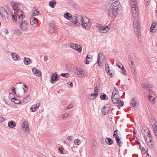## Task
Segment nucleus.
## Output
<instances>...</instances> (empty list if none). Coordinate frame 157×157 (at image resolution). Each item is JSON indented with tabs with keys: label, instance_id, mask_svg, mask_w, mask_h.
<instances>
[{
	"label": "nucleus",
	"instance_id": "f257e3e1",
	"mask_svg": "<svg viewBox=\"0 0 157 157\" xmlns=\"http://www.w3.org/2000/svg\"><path fill=\"white\" fill-rule=\"evenodd\" d=\"M120 3L115 1L109 6L107 13L108 16L111 18H115L117 15L120 9Z\"/></svg>",
	"mask_w": 157,
	"mask_h": 157
},
{
	"label": "nucleus",
	"instance_id": "f03ea898",
	"mask_svg": "<svg viewBox=\"0 0 157 157\" xmlns=\"http://www.w3.org/2000/svg\"><path fill=\"white\" fill-rule=\"evenodd\" d=\"M142 86L144 89L150 91L149 92V95L148 99L149 101H151V102L152 103L154 102L155 97V94L153 93V91H150L151 89V85L149 83H145L142 84Z\"/></svg>",
	"mask_w": 157,
	"mask_h": 157
},
{
	"label": "nucleus",
	"instance_id": "7ed1b4c3",
	"mask_svg": "<svg viewBox=\"0 0 157 157\" xmlns=\"http://www.w3.org/2000/svg\"><path fill=\"white\" fill-rule=\"evenodd\" d=\"M91 25V23L89 19L87 17H84V20L82 24V27L86 29H88L90 28Z\"/></svg>",
	"mask_w": 157,
	"mask_h": 157
},
{
	"label": "nucleus",
	"instance_id": "20e7f679",
	"mask_svg": "<svg viewBox=\"0 0 157 157\" xmlns=\"http://www.w3.org/2000/svg\"><path fill=\"white\" fill-rule=\"evenodd\" d=\"M133 26L135 32L137 33V35L139 36L140 35V30L139 27V22L138 19H135L133 21Z\"/></svg>",
	"mask_w": 157,
	"mask_h": 157
},
{
	"label": "nucleus",
	"instance_id": "39448f33",
	"mask_svg": "<svg viewBox=\"0 0 157 157\" xmlns=\"http://www.w3.org/2000/svg\"><path fill=\"white\" fill-rule=\"evenodd\" d=\"M19 27L22 31H25L28 27V24L25 20H21L19 22Z\"/></svg>",
	"mask_w": 157,
	"mask_h": 157
},
{
	"label": "nucleus",
	"instance_id": "423d86ee",
	"mask_svg": "<svg viewBox=\"0 0 157 157\" xmlns=\"http://www.w3.org/2000/svg\"><path fill=\"white\" fill-rule=\"evenodd\" d=\"M0 15L3 19L8 18V14L6 10L3 7L0 8Z\"/></svg>",
	"mask_w": 157,
	"mask_h": 157
},
{
	"label": "nucleus",
	"instance_id": "0eeeda50",
	"mask_svg": "<svg viewBox=\"0 0 157 157\" xmlns=\"http://www.w3.org/2000/svg\"><path fill=\"white\" fill-rule=\"evenodd\" d=\"M74 19L75 21V23L77 24L78 26H79L81 24L82 25V23L83 22L84 18H83L81 16H78L77 17L74 16Z\"/></svg>",
	"mask_w": 157,
	"mask_h": 157
},
{
	"label": "nucleus",
	"instance_id": "6e6552de",
	"mask_svg": "<svg viewBox=\"0 0 157 157\" xmlns=\"http://www.w3.org/2000/svg\"><path fill=\"white\" fill-rule=\"evenodd\" d=\"M70 47L73 49L76 50L77 51L81 52L82 51V47L78 44L72 43L70 45Z\"/></svg>",
	"mask_w": 157,
	"mask_h": 157
},
{
	"label": "nucleus",
	"instance_id": "1a4fd4ad",
	"mask_svg": "<svg viewBox=\"0 0 157 157\" xmlns=\"http://www.w3.org/2000/svg\"><path fill=\"white\" fill-rule=\"evenodd\" d=\"M146 133H147V136L145 135V131L143 134V135L144 136V137L145 139L146 143H147L150 141H153V139L152 137L151 136V135L150 133V132H146Z\"/></svg>",
	"mask_w": 157,
	"mask_h": 157
},
{
	"label": "nucleus",
	"instance_id": "9d476101",
	"mask_svg": "<svg viewBox=\"0 0 157 157\" xmlns=\"http://www.w3.org/2000/svg\"><path fill=\"white\" fill-rule=\"evenodd\" d=\"M132 11L133 16L135 17H137L139 15L138 9V7H132Z\"/></svg>",
	"mask_w": 157,
	"mask_h": 157
},
{
	"label": "nucleus",
	"instance_id": "9b49d317",
	"mask_svg": "<svg viewBox=\"0 0 157 157\" xmlns=\"http://www.w3.org/2000/svg\"><path fill=\"white\" fill-rule=\"evenodd\" d=\"M98 29L100 32L106 33L110 29L108 26H105V27L101 26Z\"/></svg>",
	"mask_w": 157,
	"mask_h": 157
},
{
	"label": "nucleus",
	"instance_id": "f8f14e48",
	"mask_svg": "<svg viewBox=\"0 0 157 157\" xmlns=\"http://www.w3.org/2000/svg\"><path fill=\"white\" fill-rule=\"evenodd\" d=\"M75 73L79 77H82L84 76L83 71L80 68H76Z\"/></svg>",
	"mask_w": 157,
	"mask_h": 157
},
{
	"label": "nucleus",
	"instance_id": "ddd939ff",
	"mask_svg": "<svg viewBox=\"0 0 157 157\" xmlns=\"http://www.w3.org/2000/svg\"><path fill=\"white\" fill-rule=\"evenodd\" d=\"M59 80V78L58 76L57 73L56 72L52 75V76L51 77L50 80L51 82L52 83V81H56Z\"/></svg>",
	"mask_w": 157,
	"mask_h": 157
},
{
	"label": "nucleus",
	"instance_id": "4468645a",
	"mask_svg": "<svg viewBox=\"0 0 157 157\" xmlns=\"http://www.w3.org/2000/svg\"><path fill=\"white\" fill-rule=\"evenodd\" d=\"M67 24L70 26L74 27L78 26L77 24L75 23V21L74 19V17H72V20L67 22Z\"/></svg>",
	"mask_w": 157,
	"mask_h": 157
},
{
	"label": "nucleus",
	"instance_id": "2eb2a0df",
	"mask_svg": "<svg viewBox=\"0 0 157 157\" xmlns=\"http://www.w3.org/2000/svg\"><path fill=\"white\" fill-rule=\"evenodd\" d=\"M32 71L36 76H38L39 77H41L42 76L41 71H38L37 69L34 67Z\"/></svg>",
	"mask_w": 157,
	"mask_h": 157
},
{
	"label": "nucleus",
	"instance_id": "dca6fc26",
	"mask_svg": "<svg viewBox=\"0 0 157 157\" xmlns=\"http://www.w3.org/2000/svg\"><path fill=\"white\" fill-rule=\"evenodd\" d=\"M22 128L23 130L25 131H28L29 130V126L28 125V122L26 121L24 122L23 124L22 125Z\"/></svg>",
	"mask_w": 157,
	"mask_h": 157
},
{
	"label": "nucleus",
	"instance_id": "f3484780",
	"mask_svg": "<svg viewBox=\"0 0 157 157\" xmlns=\"http://www.w3.org/2000/svg\"><path fill=\"white\" fill-rule=\"evenodd\" d=\"M137 103L135 99H132L130 101V105L133 109H136Z\"/></svg>",
	"mask_w": 157,
	"mask_h": 157
},
{
	"label": "nucleus",
	"instance_id": "a211bd4d",
	"mask_svg": "<svg viewBox=\"0 0 157 157\" xmlns=\"http://www.w3.org/2000/svg\"><path fill=\"white\" fill-rule=\"evenodd\" d=\"M31 99V97L30 95H27L23 99V101L24 103H27L29 102Z\"/></svg>",
	"mask_w": 157,
	"mask_h": 157
},
{
	"label": "nucleus",
	"instance_id": "6ab92c4d",
	"mask_svg": "<svg viewBox=\"0 0 157 157\" xmlns=\"http://www.w3.org/2000/svg\"><path fill=\"white\" fill-rule=\"evenodd\" d=\"M14 60H17L19 58V56L17 53L14 52H11L10 54Z\"/></svg>",
	"mask_w": 157,
	"mask_h": 157
},
{
	"label": "nucleus",
	"instance_id": "aec40b11",
	"mask_svg": "<svg viewBox=\"0 0 157 157\" xmlns=\"http://www.w3.org/2000/svg\"><path fill=\"white\" fill-rule=\"evenodd\" d=\"M63 17L68 20H70L72 19L71 15L68 12L64 13Z\"/></svg>",
	"mask_w": 157,
	"mask_h": 157
},
{
	"label": "nucleus",
	"instance_id": "412c9836",
	"mask_svg": "<svg viewBox=\"0 0 157 157\" xmlns=\"http://www.w3.org/2000/svg\"><path fill=\"white\" fill-rule=\"evenodd\" d=\"M8 126L11 128H13L16 125V123L13 121H9L8 122Z\"/></svg>",
	"mask_w": 157,
	"mask_h": 157
},
{
	"label": "nucleus",
	"instance_id": "4be33fe9",
	"mask_svg": "<svg viewBox=\"0 0 157 157\" xmlns=\"http://www.w3.org/2000/svg\"><path fill=\"white\" fill-rule=\"evenodd\" d=\"M103 56V54L101 53H99L98 55V58L97 60V63L98 65L99 66H100V64H101V63L100 62V60L101 59V58Z\"/></svg>",
	"mask_w": 157,
	"mask_h": 157
},
{
	"label": "nucleus",
	"instance_id": "5701e85b",
	"mask_svg": "<svg viewBox=\"0 0 157 157\" xmlns=\"http://www.w3.org/2000/svg\"><path fill=\"white\" fill-rule=\"evenodd\" d=\"M113 97H111V99L113 102L114 104L118 103L119 102H121V100L119 99H117L113 98Z\"/></svg>",
	"mask_w": 157,
	"mask_h": 157
},
{
	"label": "nucleus",
	"instance_id": "b1692460",
	"mask_svg": "<svg viewBox=\"0 0 157 157\" xmlns=\"http://www.w3.org/2000/svg\"><path fill=\"white\" fill-rule=\"evenodd\" d=\"M56 4V2L55 0L51 1L49 2V5L52 8H54Z\"/></svg>",
	"mask_w": 157,
	"mask_h": 157
},
{
	"label": "nucleus",
	"instance_id": "393cba45",
	"mask_svg": "<svg viewBox=\"0 0 157 157\" xmlns=\"http://www.w3.org/2000/svg\"><path fill=\"white\" fill-rule=\"evenodd\" d=\"M105 69L106 71V72L109 75H110L111 76H112V73H110V70H109V66L108 65V64L107 63H106L105 64Z\"/></svg>",
	"mask_w": 157,
	"mask_h": 157
},
{
	"label": "nucleus",
	"instance_id": "a878e982",
	"mask_svg": "<svg viewBox=\"0 0 157 157\" xmlns=\"http://www.w3.org/2000/svg\"><path fill=\"white\" fill-rule=\"evenodd\" d=\"M24 64L28 65L30 63V59L28 58H25L24 60Z\"/></svg>",
	"mask_w": 157,
	"mask_h": 157
},
{
	"label": "nucleus",
	"instance_id": "bb28decb",
	"mask_svg": "<svg viewBox=\"0 0 157 157\" xmlns=\"http://www.w3.org/2000/svg\"><path fill=\"white\" fill-rule=\"evenodd\" d=\"M14 33L17 36H20L21 35V31L17 29L14 30Z\"/></svg>",
	"mask_w": 157,
	"mask_h": 157
},
{
	"label": "nucleus",
	"instance_id": "cd10ccee",
	"mask_svg": "<svg viewBox=\"0 0 157 157\" xmlns=\"http://www.w3.org/2000/svg\"><path fill=\"white\" fill-rule=\"evenodd\" d=\"M106 95L103 93H101L100 95V98L101 100H107L108 98H106Z\"/></svg>",
	"mask_w": 157,
	"mask_h": 157
},
{
	"label": "nucleus",
	"instance_id": "c85d7f7f",
	"mask_svg": "<svg viewBox=\"0 0 157 157\" xmlns=\"http://www.w3.org/2000/svg\"><path fill=\"white\" fill-rule=\"evenodd\" d=\"M36 19V18L34 17L33 16H32L30 19V23L31 25H35V26L36 25L35 22L34 21Z\"/></svg>",
	"mask_w": 157,
	"mask_h": 157
},
{
	"label": "nucleus",
	"instance_id": "c756f323",
	"mask_svg": "<svg viewBox=\"0 0 157 157\" xmlns=\"http://www.w3.org/2000/svg\"><path fill=\"white\" fill-rule=\"evenodd\" d=\"M106 143L108 144L111 145L113 143L112 140L110 138H106L105 139Z\"/></svg>",
	"mask_w": 157,
	"mask_h": 157
},
{
	"label": "nucleus",
	"instance_id": "7c9ffc66",
	"mask_svg": "<svg viewBox=\"0 0 157 157\" xmlns=\"http://www.w3.org/2000/svg\"><path fill=\"white\" fill-rule=\"evenodd\" d=\"M12 102H14L15 104H19L21 103V101L19 100L16 99L15 97L11 99Z\"/></svg>",
	"mask_w": 157,
	"mask_h": 157
},
{
	"label": "nucleus",
	"instance_id": "2f4dec72",
	"mask_svg": "<svg viewBox=\"0 0 157 157\" xmlns=\"http://www.w3.org/2000/svg\"><path fill=\"white\" fill-rule=\"evenodd\" d=\"M156 24V23L155 22H153L152 23L150 29V31L151 32H152L155 30V26Z\"/></svg>",
	"mask_w": 157,
	"mask_h": 157
},
{
	"label": "nucleus",
	"instance_id": "473e14b6",
	"mask_svg": "<svg viewBox=\"0 0 157 157\" xmlns=\"http://www.w3.org/2000/svg\"><path fill=\"white\" fill-rule=\"evenodd\" d=\"M130 3L132 8L133 7H134L135 8V7H136V8H137V3L136 1H135L131 2Z\"/></svg>",
	"mask_w": 157,
	"mask_h": 157
},
{
	"label": "nucleus",
	"instance_id": "72a5a7b5",
	"mask_svg": "<svg viewBox=\"0 0 157 157\" xmlns=\"http://www.w3.org/2000/svg\"><path fill=\"white\" fill-rule=\"evenodd\" d=\"M109 110L108 109H107L106 108L104 109L103 108L101 110L102 113L103 115H105L108 113Z\"/></svg>",
	"mask_w": 157,
	"mask_h": 157
},
{
	"label": "nucleus",
	"instance_id": "f704fd0d",
	"mask_svg": "<svg viewBox=\"0 0 157 157\" xmlns=\"http://www.w3.org/2000/svg\"><path fill=\"white\" fill-rule=\"evenodd\" d=\"M150 148L152 149L154 147V144L153 141H150L147 143Z\"/></svg>",
	"mask_w": 157,
	"mask_h": 157
},
{
	"label": "nucleus",
	"instance_id": "c9c22d12",
	"mask_svg": "<svg viewBox=\"0 0 157 157\" xmlns=\"http://www.w3.org/2000/svg\"><path fill=\"white\" fill-rule=\"evenodd\" d=\"M38 109L36 107L35 105H33L30 108V110L32 112L36 111Z\"/></svg>",
	"mask_w": 157,
	"mask_h": 157
},
{
	"label": "nucleus",
	"instance_id": "e433bc0d",
	"mask_svg": "<svg viewBox=\"0 0 157 157\" xmlns=\"http://www.w3.org/2000/svg\"><path fill=\"white\" fill-rule=\"evenodd\" d=\"M116 141V142L117 143V145H118L119 146H121V145L120 144H120L121 143V141L120 140V139L119 138V137H115Z\"/></svg>",
	"mask_w": 157,
	"mask_h": 157
},
{
	"label": "nucleus",
	"instance_id": "4c0bfd02",
	"mask_svg": "<svg viewBox=\"0 0 157 157\" xmlns=\"http://www.w3.org/2000/svg\"><path fill=\"white\" fill-rule=\"evenodd\" d=\"M94 94L95 95V97H97L98 94L99 93V90L98 89V88H97V87H95L94 89Z\"/></svg>",
	"mask_w": 157,
	"mask_h": 157
},
{
	"label": "nucleus",
	"instance_id": "58836bf2",
	"mask_svg": "<svg viewBox=\"0 0 157 157\" xmlns=\"http://www.w3.org/2000/svg\"><path fill=\"white\" fill-rule=\"evenodd\" d=\"M12 8L13 9L16 11H19V9H18V6L16 5V4L14 3L13 4V5L12 6Z\"/></svg>",
	"mask_w": 157,
	"mask_h": 157
},
{
	"label": "nucleus",
	"instance_id": "ea45409f",
	"mask_svg": "<svg viewBox=\"0 0 157 157\" xmlns=\"http://www.w3.org/2000/svg\"><path fill=\"white\" fill-rule=\"evenodd\" d=\"M33 10L34 11L33 12V16H37L40 13L39 11H38L37 10H36L35 8H34Z\"/></svg>",
	"mask_w": 157,
	"mask_h": 157
},
{
	"label": "nucleus",
	"instance_id": "a19ab883",
	"mask_svg": "<svg viewBox=\"0 0 157 157\" xmlns=\"http://www.w3.org/2000/svg\"><path fill=\"white\" fill-rule=\"evenodd\" d=\"M134 140L137 143V144L139 145L140 148L141 147V146L140 142L139 140L136 137L135 138Z\"/></svg>",
	"mask_w": 157,
	"mask_h": 157
},
{
	"label": "nucleus",
	"instance_id": "79ce46f5",
	"mask_svg": "<svg viewBox=\"0 0 157 157\" xmlns=\"http://www.w3.org/2000/svg\"><path fill=\"white\" fill-rule=\"evenodd\" d=\"M95 95L94 94V93L90 94L89 95V96L90 97V99L91 100H93L94 98H97V97H95Z\"/></svg>",
	"mask_w": 157,
	"mask_h": 157
},
{
	"label": "nucleus",
	"instance_id": "37998d69",
	"mask_svg": "<svg viewBox=\"0 0 157 157\" xmlns=\"http://www.w3.org/2000/svg\"><path fill=\"white\" fill-rule=\"evenodd\" d=\"M151 124L152 127H153L154 126L157 127V123L155 120H153L152 121H151Z\"/></svg>",
	"mask_w": 157,
	"mask_h": 157
},
{
	"label": "nucleus",
	"instance_id": "c03bdc74",
	"mask_svg": "<svg viewBox=\"0 0 157 157\" xmlns=\"http://www.w3.org/2000/svg\"><path fill=\"white\" fill-rule=\"evenodd\" d=\"M81 143V142L80 141V140L77 139H75L74 142V144H75L77 145H79Z\"/></svg>",
	"mask_w": 157,
	"mask_h": 157
},
{
	"label": "nucleus",
	"instance_id": "a18cd8bd",
	"mask_svg": "<svg viewBox=\"0 0 157 157\" xmlns=\"http://www.w3.org/2000/svg\"><path fill=\"white\" fill-rule=\"evenodd\" d=\"M60 76L63 77H66V78H67L69 77V74L68 73H62L60 74Z\"/></svg>",
	"mask_w": 157,
	"mask_h": 157
},
{
	"label": "nucleus",
	"instance_id": "49530a36",
	"mask_svg": "<svg viewBox=\"0 0 157 157\" xmlns=\"http://www.w3.org/2000/svg\"><path fill=\"white\" fill-rule=\"evenodd\" d=\"M117 132H118V131L117 130H116L114 131V134L113 135V136L115 138V137H119L118 136V133Z\"/></svg>",
	"mask_w": 157,
	"mask_h": 157
},
{
	"label": "nucleus",
	"instance_id": "de8ad7c7",
	"mask_svg": "<svg viewBox=\"0 0 157 157\" xmlns=\"http://www.w3.org/2000/svg\"><path fill=\"white\" fill-rule=\"evenodd\" d=\"M114 90H113V92L112 94H119V91L118 90L116 89V87H114Z\"/></svg>",
	"mask_w": 157,
	"mask_h": 157
},
{
	"label": "nucleus",
	"instance_id": "09e8293b",
	"mask_svg": "<svg viewBox=\"0 0 157 157\" xmlns=\"http://www.w3.org/2000/svg\"><path fill=\"white\" fill-rule=\"evenodd\" d=\"M111 97H113L112 98H116L117 99H119V94H112Z\"/></svg>",
	"mask_w": 157,
	"mask_h": 157
},
{
	"label": "nucleus",
	"instance_id": "8fccbe9b",
	"mask_svg": "<svg viewBox=\"0 0 157 157\" xmlns=\"http://www.w3.org/2000/svg\"><path fill=\"white\" fill-rule=\"evenodd\" d=\"M22 87H23V89L24 90V91L25 92H26L28 90V87L25 85H22Z\"/></svg>",
	"mask_w": 157,
	"mask_h": 157
},
{
	"label": "nucleus",
	"instance_id": "3c124183",
	"mask_svg": "<svg viewBox=\"0 0 157 157\" xmlns=\"http://www.w3.org/2000/svg\"><path fill=\"white\" fill-rule=\"evenodd\" d=\"M55 24V23L54 22H53L51 23L50 24L52 28L53 29L55 30H56L57 29L56 27L55 26H54V25Z\"/></svg>",
	"mask_w": 157,
	"mask_h": 157
},
{
	"label": "nucleus",
	"instance_id": "603ef678",
	"mask_svg": "<svg viewBox=\"0 0 157 157\" xmlns=\"http://www.w3.org/2000/svg\"><path fill=\"white\" fill-rule=\"evenodd\" d=\"M110 107V104H107L104 107V109H105V108H106L107 109H108L109 110Z\"/></svg>",
	"mask_w": 157,
	"mask_h": 157
},
{
	"label": "nucleus",
	"instance_id": "864d4df0",
	"mask_svg": "<svg viewBox=\"0 0 157 157\" xmlns=\"http://www.w3.org/2000/svg\"><path fill=\"white\" fill-rule=\"evenodd\" d=\"M12 20L13 21H15V22H17V16L14 15H12Z\"/></svg>",
	"mask_w": 157,
	"mask_h": 157
},
{
	"label": "nucleus",
	"instance_id": "5fc2aeb1",
	"mask_svg": "<svg viewBox=\"0 0 157 157\" xmlns=\"http://www.w3.org/2000/svg\"><path fill=\"white\" fill-rule=\"evenodd\" d=\"M150 2V0H144V4L146 6H148Z\"/></svg>",
	"mask_w": 157,
	"mask_h": 157
},
{
	"label": "nucleus",
	"instance_id": "6e6d98bb",
	"mask_svg": "<svg viewBox=\"0 0 157 157\" xmlns=\"http://www.w3.org/2000/svg\"><path fill=\"white\" fill-rule=\"evenodd\" d=\"M113 0H107L106 1V2L108 4H111L112 5V3H114V2H113Z\"/></svg>",
	"mask_w": 157,
	"mask_h": 157
},
{
	"label": "nucleus",
	"instance_id": "4d7b16f0",
	"mask_svg": "<svg viewBox=\"0 0 157 157\" xmlns=\"http://www.w3.org/2000/svg\"><path fill=\"white\" fill-rule=\"evenodd\" d=\"M69 116V115L67 113H65L64 114L62 115V118H67Z\"/></svg>",
	"mask_w": 157,
	"mask_h": 157
},
{
	"label": "nucleus",
	"instance_id": "13d9d810",
	"mask_svg": "<svg viewBox=\"0 0 157 157\" xmlns=\"http://www.w3.org/2000/svg\"><path fill=\"white\" fill-rule=\"evenodd\" d=\"M120 105L121 106H123L124 105V103L122 101H121V102H119L118 103H116L117 106H118L120 105Z\"/></svg>",
	"mask_w": 157,
	"mask_h": 157
},
{
	"label": "nucleus",
	"instance_id": "bf43d9fd",
	"mask_svg": "<svg viewBox=\"0 0 157 157\" xmlns=\"http://www.w3.org/2000/svg\"><path fill=\"white\" fill-rule=\"evenodd\" d=\"M18 13L17 14V16L18 17V16H21L23 15V12L21 10H19V11H18Z\"/></svg>",
	"mask_w": 157,
	"mask_h": 157
},
{
	"label": "nucleus",
	"instance_id": "052dcab7",
	"mask_svg": "<svg viewBox=\"0 0 157 157\" xmlns=\"http://www.w3.org/2000/svg\"><path fill=\"white\" fill-rule=\"evenodd\" d=\"M63 148L61 147H59V150L60 154H63Z\"/></svg>",
	"mask_w": 157,
	"mask_h": 157
},
{
	"label": "nucleus",
	"instance_id": "680f3d73",
	"mask_svg": "<svg viewBox=\"0 0 157 157\" xmlns=\"http://www.w3.org/2000/svg\"><path fill=\"white\" fill-rule=\"evenodd\" d=\"M18 18L19 19H23L25 18V17L24 15H22L21 16H18Z\"/></svg>",
	"mask_w": 157,
	"mask_h": 157
},
{
	"label": "nucleus",
	"instance_id": "e2e57ef3",
	"mask_svg": "<svg viewBox=\"0 0 157 157\" xmlns=\"http://www.w3.org/2000/svg\"><path fill=\"white\" fill-rule=\"evenodd\" d=\"M72 106H73V105L72 104H69L68 106H67V107L66 109H70L72 108Z\"/></svg>",
	"mask_w": 157,
	"mask_h": 157
},
{
	"label": "nucleus",
	"instance_id": "0e129e2a",
	"mask_svg": "<svg viewBox=\"0 0 157 157\" xmlns=\"http://www.w3.org/2000/svg\"><path fill=\"white\" fill-rule=\"evenodd\" d=\"M5 120V118L2 117H0V122H2L4 121Z\"/></svg>",
	"mask_w": 157,
	"mask_h": 157
},
{
	"label": "nucleus",
	"instance_id": "69168bd1",
	"mask_svg": "<svg viewBox=\"0 0 157 157\" xmlns=\"http://www.w3.org/2000/svg\"><path fill=\"white\" fill-rule=\"evenodd\" d=\"M11 91L13 92V93L16 94V90H15V88L14 87H13V88L11 89Z\"/></svg>",
	"mask_w": 157,
	"mask_h": 157
},
{
	"label": "nucleus",
	"instance_id": "338daca9",
	"mask_svg": "<svg viewBox=\"0 0 157 157\" xmlns=\"http://www.w3.org/2000/svg\"><path fill=\"white\" fill-rule=\"evenodd\" d=\"M84 62L86 64H88L89 63V61H88L86 59H85Z\"/></svg>",
	"mask_w": 157,
	"mask_h": 157
},
{
	"label": "nucleus",
	"instance_id": "774afa93",
	"mask_svg": "<svg viewBox=\"0 0 157 157\" xmlns=\"http://www.w3.org/2000/svg\"><path fill=\"white\" fill-rule=\"evenodd\" d=\"M68 84L70 85L71 87H72L73 86V84L72 82H69L68 83Z\"/></svg>",
	"mask_w": 157,
	"mask_h": 157
}]
</instances>
